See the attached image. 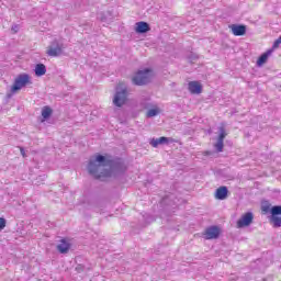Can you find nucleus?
<instances>
[{"label":"nucleus","instance_id":"obj_3","mask_svg":"<svg viewBox=\"0 0 281 281\" xmlns=\"http://www.w3.org/2000/svg\"><path fill=\"white\" fill-rule=\"evenodd\" d=\"M32 85V80L27 74H20L15 78L13 85L11 86V93H7V98L10 99L12 95L22 90L23 87Z\"/></svg>","mask_w":281,"mask_h":281},{"label":"nucleus","instance_id":"obj_21","mask_svg":"<svg viewBox=\"0 0 281 281\" xmlns=\"http://www.w3.org/2000/svg\"><path fill=\"white\" fill-rule=\"evenodd\" d=\"M159 113V109H150L146 113V117H157V114Z\"/></svg>","mask_w":281,"mask_h":281},{"label":"nucleus","instance_id":"obj_19","mask_svg":"<svg viewBox=\"0 0 281 281\" xmlns=\"http://www.w3.org/2000/svg\"><path fill=\"white\" fill-rule=\"evenodd\" d=\"M218 137H217V140L220 142H225V138L227 137V132H225V127L224 126H221L218 127Z\"/></svg>","mask_w":281,"mask_h":281},{"label":"nucleus","instance_id":"obj_12","mask_svg":"<svg viewBox=\"0 0 281 281\" xmlns=\"http://www.w3.org/2000/svg\"><path fill=\"white\" fill-rule=\"evenodd\" d=\"M69 249H71V244H69L67 239H61L60 244L57 245V251H59V254H69Z\"/></svg>","mask_w":281,"mask_h":281},{"label":"nucleus","instance_id":"obj_14","mask_svg":"<svg viewBox=\"0 0 281 281\" xmlns=\"http://www.w3.org/2000/svg\"><path fill=\"white\" fill-rule=\"evenodd\" d=\"M168 142H170V138L161 136L159 138H151L149 144L150 146H153L154 148H157L158 146H161L164 144H168Z\"/></svg>","mask_w":281,"mask_h":281},{"label":"nucleus","instance_id":"obj_26","mask_svg":"<svg viewBox=\"0 0 281 281\" xmlns=\"http://www.w3.org/2000/svg\"><path fill=\"white\" fill-rule=\"evenodd\" d=\"M75 270L77 271V273H82L85 271V267L82 265H77Z\"/></svg>","mask_w":281,"mask_h":281},{"label":"nucleus","instance_id":"obj_22","mask_svg":"<svg viewBox=\"0 0 281 281\" xmlns=\"http://www.w3.org/2000/svg\"><path fill=\"white\" fill-rule=\"evenodd\" d=\"M223 146H224V140H217V143L215 144V148L217 153H223Z\"/></svg>","mask_w":281,"mask_h":281},{"label":"nucleus","instance_id":"obj_24","mask_svg":"<svg viewBox=\"0 0 281 281\" xmlns=\"http://www.w3.org/2000/svg\"><path fill=\"white\" fill-rule=\"evenodd\" d=\"M189 61L190 63H194L195 60H199V55L194 54V53H190V55L188 56Z\"/></svg>","mask_w":281,"mask_h":281},{"label":"nucleus","instance_id":"obj_25","mask_svg":"<svg viewBox=\"0 0 281 281\" xmlns=\"http://www.w3.org/2000/svg\"><path fill=\"white\" fill-rule=\"evenodd\" d=\"M5 218L0 217V232H2V229H5Z\"/></svg>","mask_w":281,"mask_h":281},{"label":"nucleus","instance_id":"obj_5","mask_svg":"<svg viewBox=\"0 0 281 281\" xmlns=\"http://www.w3.org/2000/svg\"><path fill=\"white\" fill-rule=\"evenodd\" d=\"M127 101H128V89L117 86L116 92L113 98L114 106H119V109H120L123 105H125Z\"/></svg>","mask_w":281,"mask_h":281},{"label":"nucleus","instance_id":"obj_18","mask_svg":"<svg viewBox=\"0 0 281 281\" xmlns=\"http://www.w3.org/2000/svg\"><path fill=\"white\" fill-rule=\"evenodd\" d=\"M52 113H54V110H52L49 108V105H45L42 109V117H43V120H49V117H52Z\"/></svg>","mask_w":281,"mask_h":281},{"label":"nucleus","instance_id":"obj_8","mask_svg":"<svg viewBox=\"0 0 281 281\" xmlns=\"http://www.w3.org/2000/svg\"><path fill=\"white\" fill-rule=\"evenodd\" d=\"M203 236L205 240H216L221 236V228L218 226H210L204 231Z\"/></svg>","mask_w":281,"mask_h":281},{"label":"nucleus","instance_id":"obj_10","mask_svg":"<svg viewBox=\"0 0 281 281\" xmlns=\"http://www.w3.org/2000/svg\"><path fill=\"white\" fill-rule=\"evenodd\" d=\"M135 32L136 34H148L150 32V24L145 21L137 22L135 24Z\"/></svg>","mask_w":281,"mask_h":281},{"label":"nucleus","instance_id":"obj_7","mask_svg":"<svg viewBox=\"0 0 281 281\" xmlns=\"http://www.w3.org/2000/svg\"><path fill=\"white\" fill-rule=\"evenodd\" d=\"M254 223V213L246 212L241 215V217L237 221V227L243 229V227H249Z\"/></svg>","mask_w":281,"mask_h":281},{"label":"nucleus","instance_id":"obj_17","mask_svg":"<svg viewBox=\"0 0 281 281\" xmlns=\"http://www.w3.org/2000/svg\"><path fill=\"white\" fill-rule=\"evenodd\" d=\"M269 223H270V225H272V227L278 229V227H281V216L280 215H270Z\"/></svg>","mask_w":281,"mask_h":281},{"label":"nucleus","instance_id":"obj_20","mask_svg":"<svg viewBox=\"0 0 281 281\" xmlns=\"http://www.w3.org/2000/svg\"><path fill=\"white\" fill-rule=\"evenodd\" d=\"M270 214L273 216H281V205L271 206Z\"/></svg>","mask_w":281,"mask_h":281},{"label":"nucleus","instance_id":"obj_28","mask_svg":"<svg viewBox=\"0 0 281 281\" xmlns=\"http://www.w3.org/2000/svg\"><path fill=\"white\" fill-rule=\"evenodd\" d=\"M100 21H102V23H106V15H104V13H100Z\"/></svg>","mask_w":281,"mask_h":281},{"label":"nucleus","instance_id":"obj_29","mask_svg":"<svg viewBox=\"0 0 281 281\" xmlns=\"http://www.w3.org/2000/svg\"><path fill=\"white\" fill-rule=\"evenodd\" d=\"M20 153H21V155H22V157H27V154H25V148H23V147H20Z\"/></svg>","mask_w":281,"mask_h":281},{"label":"nucleus","instance_id":"obj_15","mask_svg":"<svg viewBox=\"0 0 281 281\" xmlns=\"http://www.w3.org/2000/svg\"><path fill=\"white\" fill-rule=\"evenodd\" d=\"M273 54V49H268L266 53L261 54L257 59V67H262L269 60V56Z\"/></svg>","mask_w":281,"mask_h":281},{"label":"nucleus","instance_id":"obj_23","mask_svg":"<svg viewBox=\"0 0 281 281\" xmlns=\"http://www.w3.org/2000/svg\"><path fill=\"white\" fill-rule=\"evenodd\" d=\"M280 44H281V35L274 41V43L270 49H272V52L274 49H278V47H280Z\"/></svg>","mask_w":281,"mask_h":281},{"label":"nucleus","instance_id":"obj_1","mask_svg":"<svg viewBox=\"0 0 281 281\" xmlns=\"http://www.w3.org/2000/svg\"><path fill=\"white\" fill-rule=\"evenodd\" d=\"M87 170L88 175L97 181H104V179H111V177L113 179L123 177V175H126L128 166H126L124 158L97 154L89 159Z\"/></svg>","mask_w":281,"mask_h":281},{"label":"nucleus","instance_id":"obj_16","mask_svg":"<svg viewBox=\"0 0 281 281\" xmlns=\"http://www.w3.org/2000/svg\"><path fill=\"white\" fill-rule=\"evenodd\" d=\"M45 74H47V67L45 66V64H36L35 76H37V78H41L42 76H45Z\"/></svg>","mask_w":281,"mask_h":281},{"label":"nucleus","instance_id":"obj_6","mask_svg":"<svg viewBox=\"0 0 281 281\" xmlns=\"http://www.w3.org/2000/svg\"><path fill=\"white\" fill-rule=\"evenodd\" d=\"M47 54L52 56L53 58H56L58 56L63 55V44L58 43V40H55L50 43L47 49Z\"/></svg>","mask_w":281,"mask_h":281},{"label":"nucleus","instance_id":"obj_27","mask_svg":"<svg viewBox=\"0 0 281 281\" xmlns=\"http://www.w3.org/2000/svg\"><path fill=\"white\" fill-rule=\"evenodd\" d=\"M261 210H262V212H266V213L270 212L271 213V206H269V205L262 206Z\"/></svg>","mask_w":281,"mask_h":281},{"label":"nucleus","instance_id":"obj_11","mask_svg":"<svg viewBox=\"0 0 281 281\" xmlns=\"http://www.w3.org/2000/svg\"><path fill=\"white\" fill-rule=\"evenodd\" d=\"M229 27L234 36H245L247 34V26L245 24H233Z\"/></svg>","mask_w":281,"mask_h":281},{"label":"nucleus","instance_id":"obj_2","mask_svg":"<svg viewBox=\"0 0 281 281\" xmlns=\"http://www.w3.org/2000/svg\"><path fill=\"white\" fill-rule=\"evenodd\" d=\"M153 82V69L145 68L143 70H138L132 77V83L135 87H146V85H150Z\"/></svg>","mask_w":281,"mask_h":281},{"label":"nucleus","instance_id":"obj_9","mask_svg":"<svg viewBox=\"0 0 281 281\" xmlns=\"http://www.w3.org/2000/svg\"><path fill=\"white\" fill-rule=\"evenodd\" d=\"M227 196H229V189H227V187L222 186L215 190L214 198L217 201H225Z\"/></svg>","mask_w":281,"mask_h":281},{"label":"nucleus","instance_id":"obj_4","mask_svg":"<svg viewBox=\"0 0 281 281\" xmlns=\"http://www.w3.org/2000/svg\"><path fill=\"white\" fill-rule=\"evenodd\" d=\"M175 199H177V196L175 195H167L162 198L160 203H161L162 212L165 216H172V214H175L177 210V204L175 203Z\"/></svg>","mask_w":281,"mask_h":281},{"label":"nucleus","instance_id":"obj_13","mask_svg":"<svg viewBox=\"0 0 281 281\" xmlns=\"http://www.w3.org/2000/svg\"><path fill=\"white\" fill-rule=\"evenodd\" d=\"M189 91L190 93L199 95L203 91V87L198 81H190L189 82Z\"/></svg>","mask_w":281,"mask_h":281},{"label":"nucleus","instance_id":"obj_30","mask_svg":"<svg viewBox=\"0 0 281 281\" xmlns=\"http://www.w3.org/2000/svg\"><path fill=\"white\" fill-rule=\"evenodd\" d=\"M12 30H13V32L16 33V32H19V26L15 25L14 27H12Z\"/></svg>","mask_w":281,"mask_h":281}]
</instances>
